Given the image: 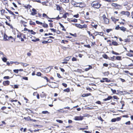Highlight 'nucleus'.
I'll use <instances>...</instances> for the list:
<instances>
[{
	"label": "nucleus",
	"mask_w": 133,
	"mask_h": 133,
	"mask_svg": "<svg viewBox=\"0 0 133 133\" xmlns=\"http://www.w3.org/2000/svg\"><path fill=\"white\" fill-rule=\"evenodd\" d=\"M82 28H87V25L86 24H84L82 25Z\"/></svg>",
	"instance_id": "obj_56"
},
{
	"label": "nucleus",
	"mask_w": 133,
	"mask_h": 133,
	"mask_svg": "<svg viewBox=\"0 0 133 133\" xmlns=\"http://www.w3.org/2000/svg\"><path fill=\"white\" fill-rule=\"evenodd\" d=\"M24 119L28 121H30V120H31V118L29 116H28L27 117H24Z\"/></svg>",
	"instance_id": "obj_13"
},
{
	"label": "nucleus",
	"mask_w": 133,
	"mask_h": 133,
	"mask_svg": "<svg viewBox=\"0 0 133 133\" xmlns=\"http://www.w3.org/2000/svg\"><path fill=\"white\" fill-rule=\"evenodd\" d=\"M102 79L103 80H105V81L107 82H110V80L108 79V78H103Z\"/></svg>",
	"instance_id": "obj_17"
},
{
	"label": "nucleus",
	"mask_w": 133,
	"mask_h": 133,
	"mask_svg": "<svg viewBox=\"0 0 133 133\" xmlns=\"http://www.w3.org/2000/svg\"><path fill=\"white\" fill-rule=\"evenodd\" d=\"M103 57L104 58H105L106 59H107L108 58V59H109V58H108L107 55L106 54H104V55H103Z\"/></svg>",
	"instance_id": "obj_16"
},
{
	"label": "nucleus",
	"mask_w": 133,
	"mask_h": 133,
	"mask_svg": "<svg viewBox=\"0 0 133 133\" xmlns=\"http://www.w3.org/2000/svg\"><path fill=\"white\" fill-rule=\"evenodd\" d=\"M1 14L3 15V14H4L5 12V10H4L2 9L1 11Z\"/></svg>",
	"instance_id": "obj_47"
},
{
	"label": "nucleus",
	"mask_w": 133,
	"mask_h": 133,
	"mask_svg": "<svg viewBox=\"0 0 133 133\" xmlns=\"http://www.w3.org/2000/svg\"><path fill=\"white\" fill-rule=\"evenodd\" d=\"M130 121H128L126 122L125 124H126L129 125V124H130Z\"/></svg>",
	"instance_id": "obj_61"
},
{
	"label": "nucleus",
	"mask_w": 133,
	"mask_h": 133,
	"mask_svg": "<svg viewBox=\"0 0 133 133\" xmlns=\"http://www.w3.org/2000/svg\"><path fill=\"white\" fill-rule=\"evenodd\" d=\"M43 77L44 79H46V81L47 82H50L48 79V78L46 76H44V77Z\"/></svg>",
	"instance_id": "obj_34"
},
{
	"label": "nucleus",
	"mask_w": 133,
	"mask_h": 133,
	"mask_svg": "<svg viewBox=\"0 0 133 133\" xmlns=\"http://www.w3.org/2000/svg\"><path fill=\"white\" fill-rule=\"evenodd\" d=\"M56 9L57 10L60 11L61 10V8L58 5H56Z\"/></svg>",
	"instance_id": "obj_14"
},
{
	"label": "nucleus",
	"mask_w": 133,
	"mask_h": 133,
	"mask_svg": "<svg viewBox=\"0 0 133 133\" xmlns=\"http://www.w3.org/2000/svg\"><path fill=\"white\" fill-rule=\"evenodd\" d=\"M77 60V59L76 58L73 57L72 58V61H75Z\"/></svg>",
	"instance_id": "obj_54"
},
{
	"label": "nucleus",
	"mask_w": 133,
	"mask_h": 133,
	"mask_svg": "<svg viewBox=\"0 0 133 133\" xmlns=\"http://www.w3.org/2000/svg\"><path fill=\"white\" fill-rule=\"evenodd\" d=\"M68 13H66L65 14H64L63 16V17L64 18H66L67 17V15H68Z\"/></svg>",
	"instance_id": "obj_25"
},
{
	"label": "nucleus",
	"mask_w": 133,
	"mask_h": 133,
	"mask_svg": "<svg viewBox=\"0 0 133 133\" xmlns=\"http://www.w3.org/2000/svg\"><path fill=\"white\" fill-rule=\"evenodd\" d=\"M112 98V97L111 96H108V97L107 98H106L104 99L103 101H106L107 100H109Z\"/></svg>",
	"instance_id": "obj_8"
},
{
	"label": "nucleus",
	"mask_w": 133,
	"mask_h": 133,
	"mask_svg": "<svg viewBox=\"0 0 133 133\" xmlns=\"http://www.w3.org/2000/svg\"><path fill=\"white\" fill-rule=\"evenodd\" d=\"M14 72L16 73H18V72L19 70L18 69H15L13 70Z\"/></svg>",
	"instance_id": "obj_36"
},
{
	"label": "nucleus",
	"mask_w": 133,
	"mask_h": 133,
	"mask_svg": "<svg viewBox=\"0 0 133 133\" xmlns=\"http://www.w3.org/2000/svg\"><path fill=\"white\" fill-rule=\"evenodd\" d=\"M4 40L5 41L9 40V38L6 35H5L4 36Z\"/></svg>",
	"instance_id": "obj_7"
},
{
	"label": "nucleus",
	"mask_w": 133,
	"mask_h": 133,
	"mask_svg": "<svg viewBox=\"0 0 133 133\" xmlns=\"http://www.w3.org/2000/svg\"><path fill=\"white\" fill-rule=\"evenodd\" d=\"M59 24L61 27L63 28H64V26L60 23H59Z\"/></svg>",
	"instance_id": "obj_62"
},
{
	"label": "nucleus",
	"mask_w": 133,
	"mask_h": 133,
	"mask_svg": "<svg viewBox=\"0 0 133 133\" xmlns=\"http://www.w3.org/2000/svg\"><path fill=\"white\" fill-rule=\"evenodd\" d=\"M42 43L43 44H46V43H48V41H43L42 42Z\"/></svg>",
	"instance_id": "obj_48"
},
{
	"label": "nucleus",
	"mask_w": 133,
	"mask_h": 133,
	"mask_svg": "<svg viewBox=\"0 0 133 133\" xmlns=\"http://www.w3.org/2000/svg\"><path fill=\"white\" fill-rule=\"evenodd\" d=\"M73 16L74 17H75L76 18H78L79 17V14H77V15H74Z\"/></svg>",
	"instance_id": "obj_55"
},
{
	"label": "nucleus",
	"mask_w": 133,
	"mask_h": 133,
	"mask_svg": "<svg viewBox=\"0 0 133 133\" xmlns=\"http://www.w3.org/2000/svg\"><path fill=\"white\" fill-rule=\"evenodd\" d=\"M10 82L9 81H4L3 82V84L4 86L8 85L9 84Z\"/></svg>",
	"instance_id": "obj_5"
},
{
	"label": "nucleus",
	"mask_w": 133,
	"mask_h": 133,
	"mask_svg": "<svg viewBox=\"0 0 133 133\" xmlns=\"http://www.w3.org/2000/svg\"><path fill=\"white\" fill-rule=\"evenodd\" d=\"M89 67L88 68H86L85 69V71H87L89 70L92 68V66L91 65H89Z\"/></svg>",
	"instance_id": "obj_12"
},
{
	"label": "nucleus",
	"mask_w": 133,
	"mask_h": 133,
	"mask_svg": "<svg viewBox=\"0 0 133 133\" xmlns=\"http://www.w3.org/2000/svg\"><path fill=\"white\" fill-rule=\"evenodd\" d=\"M6 108V107H2V108H1V110H5V109Z\"/></svg>",
	"instance_id": "obj_63"
},
{
	"label": "nucleus",
	"mask_w": 133,
	"mask_h": 133,
	"mask_svg": "<svg viewBox=\"0 0 133 133\" xmlns=\"http://www.w3.org/2000/svg\"><path fill=\"white\" fill-rule=\"evenodd\" d=\"M111 91L113 93H115L116 92V90H113V89H111Z\"/></svg>",
	"instance_id": "obj_46"
},
{
	"label": "nucleus",
	"mask_w": 133,
	"mask_h": 133,
	"mask_svg": "<svg viewBox=\"0 0 133 133\" xmlns=\"http://www.w3.org/2000/svg\"><path fill=\"white\" fill-rule=\"evenodd\" d=\"M36 23L37 24H39L42 25L43 24V23L42 22H39L38 21H36Z\"/></svg>",
	"instance_id": "obj_27"
},
{
	"label": "nucleus",
	"mask_w": 133,
	"mask_h": 133,
	"mask_svg": "<svg viewBox=\"0 0 133 133\" xmlns=\"http://www.w3.org/2000/svg\"><path fill=\"white\" fill-rule=\"evenodd\" d=\"M7 60V59L5 57H4L2 58V60L4 62H6Z\"/></svg>",
	"instance_id": "obj_32"
},
{
	"label": "nucleus",
	"mask_w": 133,
	"mask_h": 133,
	"mask_svg": "<svg viewBox=\"0 0 133 133\" xmlns=\"http://www.w3.org/2000/svg\"><path fill=\"white\" fill-rule=\"evenodd\" d=\"M8 12L10 14H11V15H14L15 16V15L14 14L13 12H12V11H10V10L8 11Z\"/></svg>",
	"instance_id": "obj_30"
},
{
	"label": "nucleus",
	"mask_w": 133,
	"mask_h": 133,
	"mask_svg": "<svg viewBox=\"0 0 133 133\" xmlns=\"http://www.w3.org/2000/svg\"><path fill=\"white\" fill-rule=\"evenodd\" d=\"M79 7L80 8H83L85 6V4L83 3H80Z\"/></svg>",
	"instance_id": "obj_11"
},
{
	"label": "nucleus",
	"mask_w": 133,
	"mask_h": 133,
	"mask_svg": "<svg viewBox=\"0 0 133 133\" xmlns=\"http://www.w3.org/2000/svg\"><path fill=\"white\" fill-rule=\"evenodd\" d=\"M120 29L121 30L123 31H124L126 30V28L123 26L120 27Z\"/></svg>",
	"instance_id": "obj_23"
},
{
	"label": "nucleus",
	"mask_w": 133,
	"mask_h": 133,
	"mask_svg": "<svg viewBox=\"0 0 133 133\" xmlns=\"http://www.w3.org/2000/svg\"><path fill=\"white\" fill-rule=\"evenodd\" d=\"M130 15V13L128 11H125V15H126L127 16V17H128Z\"/></svg>",
	"instance_id": "obj_19"
},
{
	"label": "nucleus",
	"mask_w": 133,
	"mask_h": 133,
	"mask_svg": "<svg viewBox=\"0 0 133 133\" xmlns=\"http://www.w3.org/2000/svg\"><path fill=\"white\" fill-rule=\"evenodd\" d=\"M77 19L74 18V19H72L69 20V22L71 23L72 22H77Z\"/></svg>",
	"instance_id": "obj_9"
},
{
	"label": "nucleus",
	"mask_w": 133,
	"mask_h": 133,
	"mask_svg": "<svg viewBox=\"0 0 133 133\" xmlns=\"http://www.w3.org/2000/svg\"><path fill=\"white\" fill-rule=\"evenodd\" d=\"M63 91L65 92H68L70 91V89L69 88H68L67 89H64Z\"/></svg>",
	"instance_id": "obj_15"
},
{
	"label": "nucleus",
	"mask_w": 133,
	"mask_h": 133,
	"mask_svg": "<svg viewBox=\"0 0 133 133\" xmlns=\"http://www.w3.org/2000/svg\"><path fill=\"white\" fill-rule=\"evenodd\" d=\"M83 116H76L75 117L74 119L75 120L77 121H82L83 119Z\"/></svg>",
	"instance_id": "obj_2"
},
{
	"label": "nucleus",
	"mask_w": 133,
	"mask_h": 133,
	"mask_svg": "<svg viewBox=\"0 0 133 133\" xmlns=\"http://www.w3.org/2000/svg\"><path fill=\"white\" fill-rule=\"evenodd\" d=\"M116 121V119L115 118H113L111 120V121L112 122H114Z\"/></svg>",
	"instance_id": "obj_42"
},
{
	"label": "nucleus",
	"mask_w": 133,
	"mask_h": 133,
	"mask_svg": "<svg viewBox=\"0 0 133 133\" xmlns=\"http://www.w3.org/2000/svg\"><path fill=\"white\" fill-rule=\"evenodd\" d=\"M50 29L52 31L54 32H56V30L54 29Z\"/></svg>",
	"instance_id": "obj_53"
},
{
	"label": "nucleus",
	"mask_w": 133,
	"mask_h": 133,
	"mask_svg": "<svg viewBox=\"0 0 133 133\" xmlns=\"http://www.w3.org/2000/svg\"><path fill=\"white\" fill-rule=\"evenodd\" d=\"M39 39L38 38H37L35 40L34 39H32L31 41H32L34 42H36L37 41H39Z\"/></svg>",
	"instance_id": "obj_38"
},
{
	"label": "nucleus",
	"mask_w": 133,
	"mask_h": 133,
	"mask_svg": "<svg viewBox=\"0 0 133 133\" xmlns=\"http://www.w3.org/2000/svg\"><path fill=\"white\" fill-rule=\"evenodd\" d=\"M36 75L38 76H40L41 75V74L40 72H38Z\"/></svg>",
	"instance_id": "obj_50"
},
{
	"label": "nucleus",
	"mask_w": 133,
	"mask_h": 133,
	"mask_svg": "<svg viewBox=\"0 0 133 133\" xmlns=\"http://www.w3.org/2000/svg\"><path fill=\"white\" fill-rule=\"evenodd\" d=\"M91 25L94 28H95V29H96L97 26V24L93 25V24H91Z\"/></svg>",
	"instance_id": "obj_43"
},
{
	"label": "nucleus",
	"mask_w": 133,
	"mask_h": 133,
	"mask_svg": "<svg viewBox=\"0 0 133 133\" xmlns=\"http://www.w3.org/2000/svg\"><path fill=\"white\" fill-rule=\"evenodd\" d=\"M70 58L69 57H66L64 59V60L66 61H68L70 59Z\"/></svg>",
	"instance_id": "obj_35"
},
{
	"label": "nucleus",
	"mask_w": 133,
	"mask_h": 133,
	"mask_svg": "<svg viewBox=\"0 0 133 133\" xmlns=\"http://www.w3.org/2000/svg\"><path fill=\"white\" fill-rule=\"evenodd\" d=\"M113 97L115 99L118 100L119 99V98H118L116 96H113Z\"/></svg>",
	"instance_id": "obj_39"
},
{
	"label": "nucleus",
	"mask_w": 133,
	"mask_h": 133,
	"mask_svg": "<svg viewBox=\"0 0 133 133\" xmlns=\"http://www.w3.org/2000/svg\"><path fill=\"white\" fill-rule=\"evenodd\" d=\"M91 5L94 8L98 9L100 7L101 5L97 1H93Z\"/></svg>",
	"instance_id": "obj_1"
},
{
	"label": "nucleus",
	"mask_w": 133,
	"mask_h": 133,
	"mask_svg": "<svg viewBox=\"0 0 133 133\" xmlns=\"http://www.w3.org/2000/svg\"><path fill=\"white\" fill-rule=\"evenodd\" d=\"M20 63L22 64H21V65H22L23 66H26L28 65H29V64H24L22 63Z\"/></svg>",
	"instance_id": "obj_26"
},
{
	"label": "nucleus",
	"mask_w": 133,
	"mask_h": 133,
	"mask_svg": "<svg viewBox=\"0 0 133 133\" xmlns=\"http://www.w3.org/2000/svg\"><path fill=\"white\" fill-rule=\"evenodd\" d=\"M120 28V27L119 25H118V26H116L115 27V29L116 30H118Z\"/></svg>",
	"instance_id": "obj_51"
},
{
	"label": "nucleus",
	"mask_w": 133,
	"mask_h": 133,
	"mask_svg": "<svg viewBox=\"0 0 133 133\" xmlns=\"http://www.w3.org/2000/svg\"><path fill=\"white\" fill-rule=\"evenodd\" d=\"M116 59L117 60H120L121 59V57L119 56H116Z\"/></svg>",
	"instance_id": "obj_40"
},
{
	"label": "nucleus",
	"mask_w": 133,
	"mask_h": 133,
	"mask_svg": "<svg viewBox=\"0 0 133 133\" xmlns=\"http://www.w3.org/2000/svg\"><path fill=\"white\" fill-rule=\"evenodd\" d=\"M60 1L61 2H64L68 3L69 2V0H60Z\"/></svg>",
	"instance_id": "obj_18"
},
{
	"label": "nucleus",
	"mask_w": 133,
	"mask_h": 133,
	"mask_svg": "<svg viewBox=\"0 0 133 133\" xmlns=\"http://www.w3.org/2000/svg\"><path fill=\"white\" fill-rule=\"evenodd\" d=\"M48 43H51L52 42V40L51 39H49L48 40Z\"/></svg>",
	"instance_id": "obj_60"
},
{
	"label": "nucleus",
	"mask_w": 133,
	"mask_h": 133,
	"mask_svg": "<svg viewBox=\"0 0 133 133\" xmlns=\"http://www.w3.org/2000/svg\"><path fill=\"white\" fill-rule=\"evenodd\" d=\"M48 112L47 111H43L42 112V113L43 114H47Z\"/></svg>",
	"instance_id": "obj_52"
},
{
	"label": "nucleus",
	"mask_w": 133,
	"mask_h": 133,
	"mask_svg": "<svg viewBox=\"0 0 133 133\" xmlns=\"http://www.w3.org/2000/svg\"><path fill=\"white\" fill-rule=\"evenodd\" d=\"M23 97H24V99L25 100H26V103H28V99L26 98V97H24V96H23Z\"/></svg>",
	"instance_id": "obj_57"
},
{
	"label": "nucleus",
	"mask_w": 133,
	"mask_h": 133,
	"mask_svg": "<svg viewBox=\"0 0 133 133\" xmlns=\"http://www.w3.org/2000/svg\"><path fill=\"white\" fill-rule=\"evenodd\" d=\"M17 63V64H19V63L18 62H10V63L11 64H13V63Z\"/></svg>",
	"instance_id": "obj_29"
},
{
	"label": "nucleus",
	"mask_w": 133,
	"mask_h": 133,
	"mask_svg": "<svg viewBox=\"0 0 133 133\" xmlns=\"http://www.w3.org/2000/svg\"><path fill=\"white\" fill-rule=\"evenodd\" d=\"M112 53L113 54H115L116 55H119V54L118 53L116 52H115L114 51H112Z\"/></svg>",
	"instance_id": "obj_33"
},
{
	"label": "nucleus",
	"mask_w": 133,
	"mask_h": 133,
	"mask_svg": "<svg viewBox=\"0 0 133 133\" xmlns=\"http://www.w3.org/2000/svg\"><path fill=\"white\" fill-rule=\"evenodd\" d=\"M54 84H52V85H49V87H50L51 88H58V85H56L55 84H56V83H55L54 82Z\"/></svg>",
	"instance_id": "obj_4"
},
{
	"label": "nucleus",
	"mask_w": 133,
	"mask_h": 133,
	"mask_svg": "<svg viewBox=\"0 0 133 133\" xmlns=\"http://www.w3.org/2000/svg\"><path fill=\"white\" fill-rule=\"evenodd\" d=\"M56 121L57 122H59L60 123H62L63 122L61 120H56Z\"/></svg>",
	"instance_id": "obj_41"
},
{
	"label": "nucleus",
	"mask_w": 133,
	"mask_h": 133,
	"mask_svg": "<svg viewBox=\"0 0 133 133\" xmlns=\"http://www.w3.org/2000/svg\"><path fill=\"white\" fill-rule=\"evenodd\" d=\"M89 96V95H88V94H83L82 96L83 97H85L87 96Z\"/></svg>",
	"instance_id": "obj_37"
},
{
	"label": "nucleus",
	"mask_w": 133,
	"mask_h": 133,
	"mask_svg": "<svg viewBox=\"0 0 133 133\" xmlns=\"http://www.w3.org/2000/svg\"><path fill=\"white\" fill-rule=\"evenodd\" d=\"M43 26L44 28H47L48 27V25L47 24L44 23L43 24Z\"/></svg>",
	"instance_id": "obj_22"
},
{
	"label": "nucleus",
	"mask_w": 133,
	"mask_h": 133,
	"mask_svg": "<svg viewBox=\"0 0 133 133\" xmlns=\"http://www.w3.org/2000/svg\"><path fill=\"white\" fill-rule=\"evenodd\" d=\"M74 5L76 7H79L80 3H76V4H75Z\"/></svg>",
	"instance_id": "obj_28"
},
{
	"label": "nucleus",
	"mask_w": 133,
	"mask_h": 133,
	"mask_svg": "<svg viewBox=\"0 0 133 133\" xmlns=\"http://www.w3.org/2000/svg\"><path fill=\"white\" fill-rule=\"evenodd\" d=\"M112 30L111 29H107L106 30L107 32V33H109L110 31Z\"/></svg>",
	"instance_id": "obj_44"
},
{
	"label": "nucleus",
	"mask_w": 133,
	"mask_h": 133,
	"mask_svg": "<svg viewBox=\"0 0 133 133\" xmlns=\"http://www.w3.org/2000/svg\"><path fill=\"white\" fill-rule=\"evenodd\" d=\"M111 5L112 6H113L115 7H116V6H118L119 5L118 4H115L114 3H112L111 4Z\"/></svg>",
	"instance_id": "obj_24"
},
{
	"label": "nucleus",
	"mask_w": 133,
	"mask_h": 133,
	"mask_svg": "<svg viewBox=\"0 0 133 133\" xmlns=\"http://www.w3.org/2000/svg\"><path fill=\"white\" fill-rule=\"evenodd\" d=\"M30 24L31 25H35L36 24L35 22H32V21H30Z\"/></svg>",
	"instance_id": "obj_21"
},
{
	"label": "nucleus",
	"mask_w": 133,
	"mask_h": 133,
	"mask_svg": "<svg viewBox=\"0 0 133 133\" xmlns=\"http://www.w3.org/2000/svg\"><path fill=\"white\" fill-rule=\"evenodd\" d=\"M62 85L64 87H66L67 86V84L65 83H62Z\"/></svg>",
	"instance_id": "obj_49"
},
{
	"label": "nucleus",
	"mask_w": 133,
	"mask_h": 133,
	"mask_svg": "<svg viewBox=\"0 0 133 133\" xmlns=\"http://www.w3.org/2000/svg\"><path fill=\"white\" fill-rule=\"evenodd\" d=\"M61 17H59V15H58V16L57 17H56V18H51V19H56V20H59V19H61Z\"/></svg>",
	"instance_id": "obj_20"
},
{
	"label": "nucleus",
	"mask_w": 133,
	"mask_h": 133,
	"mask_svg": "<svg viewBox=\"0 0 133 133\" xmlns=\"http://www.w3.org/2000/svg\"><path fill=\"white\" fill-rule=\"evenodd\" d=\"M125 11H122L121 12V13L122 15H125Z\"/></svg>",
	"instance_id": "obj_58"
},
{
	"label": "nucleus",
	"mask_w": 133,
	"mask_h": 133,
	"mask_svg": "<svg viewBox=\"0 0 133 133\" xmlns=\"http://www.w3.org/2000/svg\"><path fill=\"white\" fill-rule=\"evenodd\" d=\"M3 78L5 79H9L10 77L8 76H4Z\"/></svg>",
	"instance_id": "obj_45"
},
{
	"label": "nucleus",
	"mask_w": 133,
	"mask_h": 133,
	"mask_svg": "<svg viewBox=\"0 0 133 133\" xmlns=\"http://www.w3.org/2000/svg\"><path fill=\"white\" fill-rule=\"evenodd\" d=\"M30 32L31 33V34L34 35L36 33V32L33 31L32 30H31Z\"/></svg>",
	"instance_id": "obj_31"
},
{
	"label": "nucleus",
	"mask_w": 133,
	"mask_h": 133,
	"mask_svg": "<svg viewBox=\"0 0 133 133\" xmlns=\"http://www.w3.org/2000/svg\"><path fill=\"white\" fill-rule=\"evenodd\" d=\"M32 12L31 13V15H34L36 14L37 13V11L34 9L33 8L32 9Z\"/></svg>",
	"instance_id": "obj_6"
},
{
	"label": "nucleus",
	"mask_w": 133,
	"mask_h": 133,
	"mask_svg": "<svg viewBox=\"0 0 133 133\" xmlns=\"http://www.w3.org/2000/svg\"><path fill=\"white\" fill-rule=\"evenodd\" d=\"M112 44L113 45L115 46H117L119 45V44L116 41H113L112 42Z\"/></svg>",
	"instance_id": "obj_10"
},
{
	"label": "nucleus",
	"mask_w": 133,
	"mask_h": 133,
	"mask_svg": "<svg viewBox=\"0 0 133 133\" xmlns=\"http://www.w3.org/2000/svg\"><path fill=\"white\" fill-rule=\"evenodd\" d=\"M103 17L105 23L106 24H108L109 22V20L106 17L105 15H103Z\"/></svg>",
	"instance_id": "obj_3"
},
{
	"label": "nucleus",
	"mask_w": 133,
	"mask_h": 133,
	"mask_svg": "<svg viewBox=\"0 0 133 133\" xmlns=\"http://www.w3.org/2000/svg\"><path fill=\"white\" fill-rule=\"evenodd\" d=\"M99 32H95L94 33V34H95V36H96L98 34Z\"/></svg>",
	"instance_id": "obj_64"
},
{
	"label": "nucleus",
	"mask_w": 133,
	"mask_h": 133,
	"mask_svg": "<svg viewBox=\"0 0 133 133\" xmlns=\"http://www.w3.org/2000/svg\"><path fill=\"white\" fill-rule=\"evenodd\" d=\"M49 25H50V26L51 27H53V24L52 23H49Z\"/></svg>",
	"instance_id": "obj_59"
}]
</instances>
